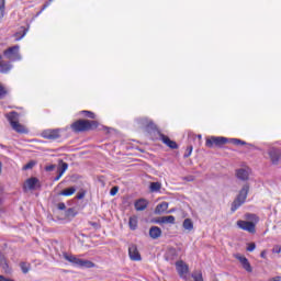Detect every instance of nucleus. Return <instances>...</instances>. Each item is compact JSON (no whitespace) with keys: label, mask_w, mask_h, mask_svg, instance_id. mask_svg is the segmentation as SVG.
I'll use <instances>...</instances> for the list:
<instances>
[{"label":"nucleus","mask_w":281,"mask_h":281,"mask_svg":"<svg viewBox=\"0 0 281 281\" xmlns=\"http://www.w3.org/2000/svg\"><path fill=\"white\" fill-rule=\"evenodd\" d=\"M98 121L78 120L70 125L74 133H85L87 131H93L98 128Z\"/></svg>","instance_id":"1"},{"label":"nucleus","mask_w":281,"mask_h":281,"mask_svg":"<svg viewBox=\"0 0 281 281\" xmlns=\"http://www.w3.org/2000/svg\"><path fill=\"white\" fill-rule=\"evenodd\" d=\"M64 258L74 265V267H79L80 269H93V267H95V263H93L91 260L80 259L75 255H69L67 252L64 254Z\"/></svg>","instance_id":"2"},{"label":"nucleus","mask_w":281,"mask_h":281,"mask_svg":"<svg viewBox=\"0 0 281 281\" xmlns=\"http://www.w3.org/2000/svg\"><path fill=\"white\" fill-rule=\"evenodd\" d=\"M5 117L8 122L10 123V126L12 127L15 133H25V126H23L21 123H19V113L15 111H12L8 114H5Z\"/></svg>","instance_id":"3"},{"label":"nucleus","mask_w":281,"mask_h":281,"mask_svg":"<svg viewBox=\"0 0 281 281\" xmlns=\"http://www.w3.org/2000/svg\"><path fill=\"white\" fill-rule=\"evenodd\" d=\"M247 194H249V184H245L239 191L237 198L232 203V212H236L240 205H244L245 201H247Z\"/></svg>","instance_id":"4"},{"label":"nucleus","mask_w":281,"mask_h":281,"mask_svg":"<svg viewBox=\"0 0 281 281\" xmlns=\"http://www.w3.org/2000/svg\"><path fill=\"white\" fill-rule=\"evenodd\" d=\"M228 139L223 136H211L206 138L205 147L206 148H214L216 146L217 148H222V146H225L227 144Z\"/></svg>","instance_id":"5"},{"label":"nucleus","mask_w":281,"mask_h":281,"mask_svg":"<svg viewBox=\"0 0 281 281\" xmlns=\"http://www.w3.org/2000/svg\"><path fill=\"white\" fill-rule=\"evenodd\" d=\"M19 45L9 47L7 49L3 50V56H5V58L8 60H10L11 63H16V60H21V53H19Z\"/></svg>","instance_id":"6"},{"label":"nucleus","mask_w":281,"mask_h":281,"mask_svg":"<svg viewBox=\"0 0 281 281\" xmlns=\"http://www.w3.org/2000/svg\"><path fill=\"white\" fill-rule=\"evenodd\" d=\"M268 155L272 166H278L280 164V159H281L280 148L271 147L270 149H268Z\"/></svg>","instance_id":"7"},{"label":"nucleus","mask_w":281,"mask_h":281,"mask_svg":"<svg viewBox=\"0 0 281 281\" xmlns=\"http://www.w3.org/2000/svg\"><path fill=\"white\" fill-rule=\"evenodd\" d=\"M237 226L239 229H244V232H248L249 234H256V224L254 222L237 221Z\"/></svg>","instance_id":"8"},{"label":"nucleus","mask_w":281,"mask_h":281,"mask_svg":"<svg viewBox=\"0 0 281 281\" xmlns=\"http://www.w3.org/2000/svg\"><path fill=\"white\" fill-rule=\"evenodd\" d=\"M136 122L140 128H150L151 131H155L157 128V125L155 124V122H153L148 117L137 119Z\"/></svg>","instance_id":"9"},{"label":"nucleus","mask_w":281,"mask_h":281,"mask_svg":"<svg viewBox=\"0 0 281 281\" xmlns=\"http://www.w3.org/2000/svg\"><path fill=\"white\" fill-rule=\"evenodd\" d=\"M128 256L131 260H134L135 262H139L142 260V255L139 254V250L137 249V245L132 244L128 247Z\"/></svg>","instance_id":"10"},{"label":"nucleus","mask_w":281,"mask_h":281,"mask_svg":"<svg viewBox=\"0 0 281 281\" xmlns=\"http://www.w3.org/2000/svg\"><path fill=\"white\" fill-rule=\"evenodd\" d=\"M159 139L162 142V144H165V146L171 148V150H177V148H179L177 142L171 140L170 137L166 136L165 134L159 133Z\"/></svg>","instance_id":"11"},{"label":"nucleus","mask_w":281,"mask_h":281,"mask_svg":"<svg viewBox=\"0 0 281 281\" xmlns=\"http://www.w3.org/2000/svg\"><path fill=\"white\" fill-rule=\"evenodd\" d=\"M176 269H177L180 278H183V279L187 278L189 268H188V265L186 262H183V260H179L176 262Z\"/></svg>","instance_id":"12"},{"label":"nucleus","mask_w":281,"mask_h":281,"mask_svg":"<svg viewBox=\"0 0 281 281\" xmlns=\"http://www.w3.org/2000/svg\"><path fill=\"white\" fill-rule=\"evenodd\" d=\"M44 139H58L60 138V130H46L42 133Z\"/></svg>","instance_id":"13"},{"label":"nucleus","mask_w":281,"mask_h":281,"mask_svg":"<svg viewBox=\"0 0 281 281\" xmlns=\"http://www.w3.org/2000/svg\"><path fill=\"white\" fill-rule=\"evenodd\" d=\"M177 258H179V254L175 248H169L165 254V260H167V262H170V265H172V262H175Z\"/></svg>","instance_id":"14"},{"label":"nucleus","mask_w":281,"mask_h":281,"mask_svg":"<svg viewBox=\"0 0 281 281\" xmlns=\"http://www.w3.org/2000/svg\"><path fill=\"white\" fill-rule=\"evenodd\" d=\"M235 258L237 260H239L240 265L243 266V268L248 271V273H251L252 269H251V263H249V259H247V257L245 256H240V255H235Z\"/></svg>","instance_id":"15"},{"label":"nucleus","mask_w":281,"mask_h":281,"mask_svg":"<svg viewBox=\"0 0 281 281\" xmlns=\"http://www.w3.org/2000/svg\"><path fill=\"white\" fill-rule=\"evenodd\" d=\"M12 69H14V66L11 61H5L3 59L0 61V74H9Z\"/></svg>","instance_id":"16"},{"label":"nucleus","mask_w":281,"mask_h":281,"mask_svg":"<svg viewBox=\"0 0 281 281\" xmlns=\"http://www.w3.org/2000/svg\"><path fill=\"white\" fill-rule=\"evenodd\" d=\"M134 207L137 212H144L148 207V201L139 199L135 202Z\"/></svg>","instance_id":"17"},{"label":"nucleus","mask_w":281,"mask_h":281,"mask_svg":"<svg viewBox=\"0 0 281 281\" xmlns=\"http://www.w3.org/2000/svg\"><path fill=\"white\" fill-rule=\"evenodd\" d=\"M236 177L240 181H247V179H249V170L243 169V168L237 169L236 170Z\"/></svg>","instance_id":"18"},{"label":"nucleus","mask_w":281,"mask_h":281,"mask_svg":"<svg viewBox=\"0 0 281 281\" xmlns=\"http://www.w3.org/2000/svg\"><path fill=\"white\" fill-rule=\"evenodd\" d=\"M149 236L154 240H157V238L161 237V228L159 226H151L149 228Z\"/></svg>","instance_id":"19"},{"label":"nucleus","mask_w":281,"mask_h":281,"mask_svg":"<svg viewBox=\"0 0 281 281\" xmlns=\"http://www.w3.org/2000/svg\"><path fill=\"white\" fill-rule=\"evenodd\" d=\"M37 183H38V178H30L25 181L24 188H27L29 190H35Z\"/></svg>","instance_id":"20"},{"label":"nucleus","mask_w":281,"mask_h":281,"mask_svg":"<svg viewBox=\"0 0 281 281\" xmlns=\"http://www.w3.org/2000/svg\"><path fill=\"white\" fill-rule=\"evenodd\" d=\"M168 210V202L159 203L155 209V214H164Z\"/></svg>","instance_id":"21"},{"label":"nucleus","mask_w":281,"mask_h":281,"mask_svg":"<svg viewBox=\"0 0 281 281\" xmlns=\"http://www.w3.org/2000/svg\"><path fill=\"white\" fill-rule=\"evenodd\" d=\"M175 216L168 215V216H162L156 223H169L170 225H175Z\"/></svg>","instance_id":"22"},{"label":"nucleus","mask_w":281,"mask_h":281,"mask_svg":"<svg viewBox=\"0 0 281 281\" xmlns=\"http://www.w3.org/2000/svg\"><path fill=\"white\" fill-rule=\"evenodd\" d=\"M61 196H71L72 194H76V187H69L67 189H64L59 193Z\"/></svg>","instance_id":"23"},{"label":"nucleus","mask_w":281,"mask_h":281,"mask_svg":"<svg viewBox=\"0 0 281 281\" xmlns=\"http://www.w3.org/2000/svg\"><path fill=\"white\" fill-rule=\"evenodd\" d=\"M183 229L192 232L194 229V223L190 218H186L182 223Z\"/></svg>","instance_id":"24"},{"label":"nucleus","mask_w":281,"mask_h":281,"mask_svg":"<svg viewBox=\"0 0 281 281\" xmlns=\"http://www.w3.org/2000/svg\"><path fill=\"white\" fill-rule=\"evenodd\" d=\"M22 31H19L14 34L15 41H21L27 34V30L25 27H21Z\"/></svg>","instance_id":"25"},{"label":"nucleus","mask_w":281,"mask_h":281,"mask_svg":"<svg viewBox=\"0 0 281 281\" xmlns=\"http://www.w3.org/2000/svg\"><path fill=\"white\" fill-rule=\"evenodd\" d=\"M60 166L57 169V172H60V175H65V171L67 168H69V165L67 162H64L63 160H59Z\"/></svg>","instance_id":"26"},{"label":"nucleus","mask_w":281,"mask_h":281,"mask_svg":"<svg viewBox=\"0 0 281 281\" xmlns=\"http://www.w3.org/2000/svg\"><path fill=\"white\" fill-rule=\"evenodd\" d=\"M150 192H159L161 190V183L159 182H151L149 186Z\"/></svg>","instance_id":"27"},{"label":"nucleus","mask_w":281,"mask_h":281,"mask_svg":"<svg viewBox=\"0 0 281 281\" xmlns=\"http://www.w3.org/2000/svg\"><path fill=\"white\" fill-rule=\"evenodd\" d=\"M80 115H83V117H89V120H95V113L91 111L83 110L80 112Z\"/></svg>","instance_id":"28"},{"label":"nucleus","mask_w":281,"mask_h":281,"mask_svg":"<svg viewBox=\"0 0 281 281\" xmlns=\"http://www.w3.org/2000/svg\"><path fill=\"white\" fill-rule=\"evenodd\" d=\"M128 225L131 229L133 231L137 229V217L135 216L130 217Z\"/></svg>","instance_id":"29"},{"label":"nucleus","mask_w":281,"mask_h":281,"mask_svg":"<svg viewBox=\"0 0 281 281\" xmlns=\"http://www.w3.org/2000/svg\"><path fill=\"white\" fill-rule=\"evenodd\" d=\"M5 16V0H0V19Z\"/></svg>","instance_id":"30"},{"label":"nucleus","mask_w":281,"mask_h":281,"mask_svg":"<svg viewBox=\"0 0 281 281\" xmlns=\"http://www.w3.org/2000/svg\"><path fill=\"white\" fill-rule=\"evenodd\" d=\"M5 95H8V89H5V87H3V85L0 83V100H3Z\"/></svg>","instance_id":"31"},{"label":"nucleus","mask_w":281,"mask_h":281,"mask_svg":"<svg viewBox=\"0 0 281 281\" xmlns=\"http://www.w3.org/2000/svg\"><path fill=\"white\" fill-rule=\"evenodd\" d=\"M232 144H234L235 146H246L247 143L245 140H240L238 138H233Z\"/></svg>","instance_id":"32"},{"label":"nucleus","mask_w":281,"mask_h":281,"mask_svg":"<svg viewBox=\"0 0 281 281\" xmlns=\"http://www.w3.org/2000/svg\"><path fill=\"white\" fill-rule=\"evenodd\" d=\"M34 166H36V162L34 160H31L30 162H27L24 167L23 170H32V168H34Z\"/></svg>","instance_id":"33"},{"label":"nucleus","mask_w":281,"mask_h":281,"mask_svg":"<svg viewBox=\"0 0 281 281\" xmlns=\"http://www.w3.org/2000/svg\"><path fill=\"white\" fill-rule=\"evenodd\" d=\"M192 278L194 281H203V274L201 272H194Z\"/></svg>","instance_id":"34"},{"label":"nucleus","mask_w":281,"mask_h":281,"mask_svg":"<svg viewBox=\"0 0 281 281\" xmlns=\"http://www.w3.org/2000/svg\"><path fill=\"white\" fill-rule=\"evenodd\" d=\"M85 196H87V191L81 190L77 193L76 199H78L79 201L82 200Z\"/></svg>","instance_id":"35"},{"label":"nucleus","mask_w":281,"mask_h":281,"mask_svg":"<svg viewBox=\"0 0 281 281\" xmlns=\"http://www.w3.org/2000/svg\"><path fill=\"white\" fill-rule=\"evenodd\" d=\"M20 267L24 273H27L30 271V266H27V263L25 262L20 263Z\"/></svg>","instance_id":"36"},{"label":"nucleus","mask_w":281,"mask_h":281,"mask_svg":"<svg viewBox=\"0 0 281 281\" xmlns=\"http://www.w3.org/2000/svg\"><path fill=\"white\" fill-rule=\"evenodd\" d=\"M66 216H76V210H74V209H68L67 211H66Z\"/></svg>","instance_id":"37"},{"label":"nucleus","mask_w":281,"mask_h":281,"mask_svg":"<svg viewBox=\"0 0 281 281\" xmlns=\"http://www.w3.org/2000/svg\"><path fill=\"white\" fill-rule=\"evenodd\" d=\"M119 190H120V188L113 187V188L110 190L111 196H115V194H117Z\"/></svg>","instance_id":"38"},{"label":"nucleus","mask_w":281,"mask_h":281,"mask_svg":"<svg viewBox=\"0 0 281 281\" xmlns=\"http://www.w3.org/2000/svg\"><path fill=\"white\" fill-rule=\"evenodd\" d=\"M190 155H192V146H189V147L187 148V151H186V154H184V158L188 159V157H190Z\"/></svg>","instance_id":"39"},{"label":"nucleus","mask_w":281,"mask_h":281,"mask_svg":"<svg viewBox=\"0 0 281 281\" xmlns=\"http://www.w3.org/2000/svg\"><path fill=\"white\" fill-rule=\"evenodd\" d=\"M56 169V165H49L45 167L46 172H52Z\"/></svg>","instance_id":"40"},{"label":"nucleus","mask_w":281,"mask_h":281,"mask_svg":"<svg viewBox=\"0 0 281 281\" xmlns=\"http://www.w3.org/2000/svg\"><path fill=\"white\" fill-rule=\"evenodd\" d=\"M246 218H248V221H258V217L256 216V214H247Z\"/></svg>","instance_id":"41"},{"label":"nucleus","mask_w":281,"mask_h":281,"mask_svg":"<svg viewBox=\"0 0 281 281\" xmlns=\"http://www.w3.org/2000/svg\"><path fill=\"white\" fill-rule=\"evenodd\" d=\"M281 251V246L280 245H276L273 248H272V252L273 254H280Z\"/></svg>","instance_id":"42"},{"label":"nucleus","mask_w":281,"mask_h":281,"mask_svg":"<svg viewBox=\"0 0 281 281\" xmlns=\"http://www.w3.org/2000/svg\"><path fill=\"white\" fill-rule=\"evenodd\" d=\"M254 249H256V244L254 243L248 244L247 251H254Z\"/></svg>","instance_id":"43"},{"label":"nucleus","mask_w":281,"mask_h":281,"mask_svg":"<svg viewBox=\"0 0 281 281\" xmlns=\"http://www.w3.org/2000/svg\"><path fill=\"white\" fill-rule=\"evenodd\" d=\"M58 210H67V205L64 202L57 204Z\"/></svg>","instance_id":"44"},{"label":"nucleus","mask_w":281,"mask_h":281,"mask_svg":"<svg viewBox=\"0 0 281 281\" xmlns=\"http://www.w3.org/2000/svg\"><path fill=\"white\" fill-rule=\"evenodd\" d=\"M2 269H4L5 273H10L9 267H8V262H2Z\"/></svg>","instance_id":"45"},{"label":"nucleus","mask_w":281,"mask_h":281,"mask_svg":"<svg viewBox=\"0 0 281 281\" xmlns=\"http://www.w3.org/2000/svg\"><path fill=\"white\" fill-rule=\"evenodd\" d=\"M183 179H184V181H194V176H189Z\"/></svg>","instance_id":"46"},{"label":"nucleus","mask_w":281,"mask_h":281,"mask_svg":"<svg viewBox=\"0 0 281 281\" xmlns=\"http://www.w3.org/2000/svg\"><path fill=\"white\" fill-rule=\"evenodd\" d=\"M269 281H281V277L271 278Z\"/></svg>","instance_id":"47"},{"label":"nucleus","mask_w":281,"mask_h":281,"mask_svg":"<svg viewBox=\"0 0 281 281\" xmlns=\"http://www.w3.org/2000/svg\"><path fill=\"white\" fill-rule=\"evenodd\" d=\"M60 177H63V175H60V172H58L57 177L54 179V181H59Z\"/></svg>","instance_id":"48"},{"label":"nucleus","mask_w":281,"mask_h":281,"mask_svg":"<svg viewBox=\"0 0 281 281\" xmlns=\"http://www.w3.org/2000/svg\"><path fill=\"white\" fill-rule=\"evenodd\" d=\"M48 3H45L43 7H42V10H41V12H43V10H46L47 8H48Z\"/></svg>","instance_id":"49"},{"label":"nucleus","mask_w":281,"mask_h":281,"mask_svg":"<svg viewBox=\"0 0 281 281\" xmlns=\"http://www.w3.org/2000/svg\"><path fill=\"white\" fill-rule=\"evenodd\" d=\"M260 256L262 257V258H267V251H261V254H260Z\"/></svg>","instance_id":"50"},{"label":"nucleus","mask_w":281,"mask_h":281,"mask_svg":"<svg viewBox=\"0 0 281 281\" xmlns=\"http://www.w3.org/2000/svg\"><path fill=\"white\" fill-rule=\"evenodd\" d=\"M3 60V56L0 55V63Z\"/></svg>","instance_id":"51"},{"label":"nucleus","mask_w":281,"mask_h":281,"mask_svg":"<svg viewBox=\"0 0 281 281\" xmlns=\"http://www.w3.org/2000/svg\"><path fill=\"white\" fill-rule=\"evenodd\" d=\"M1 166H2V164H1V161H0V175H1Z\"/></svg>","instance_id":"52"},{"label":"nucleus","mask_w":281,"mask_h":281,"mask_svg":"<svg viewBox=\"0 0 281 281\" xmlns=\"http://www.w3.org/2000/svg\"><path fill=\"white\" fill-rule=\"evenodd\" d=\"M199 139H201V135H198Z\"/></svg>","instance_id":"53"}]
</instances>
